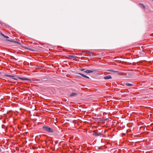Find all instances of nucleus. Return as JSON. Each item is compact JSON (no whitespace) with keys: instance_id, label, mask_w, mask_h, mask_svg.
I'll return each instance as SVG.
<instances>
[{"instance_id":"f257e3e1","label":"nucleus","mask_w":153,"mask_h":153,"mask_svg":"<svg viewBox=\"0 0 153 153\" xmlns=\"http://www.w3.org/2000/svg\"><path fill=\"white\" fill-rule=\"evenodd\" d=\"M42 129L45 131L49 133H52L54 132V131L53 128L48 126H44L42 127Z\"/></svg>"},{"instance_id":"f03ea898","label":"nucleus","mask_w":153,"mask_h":153,"mask_svg":"<svg viewBox=\"0 0 153 153\" xmlns=\"http://www.w3.org/2000/svg\"><path fill=\"white\" fill-rule=\"evenodd\" d=\"M5 76L6 77H8L10 78H11L14 79L16 80H18V79H16V78H14V77H17L18 76H12V75H5Z\"/></svg>"},{"instance_id":"7ed1b4c3","label":"nucleus","mask_w":153,"mask_h":153,"mask_svg":"<svg viewBox=\"0 0 153 153\" xmlns=\"http://www.w3.org/2000/svg\"><path fill=\"white\" fill-rule=\"evenodd\" d=\"M96 70H86L85 71H84V73H93L94 72H96Z\"/></svg>"},{"instance_id":"20e7f679","label":"nucleus","mask_w":153,"mask_h":153,"mask_svg":"<svg viewBox=\"0 0 153 153\" xmlns=\"http://www.w3.org/2000/svg\"><path fill=\"white\" fill-rule=\"evenodd\" d=\"M94 133L93 134V135L96 136H100L102 134V133L101 132H96L94 131Z\"/></svg>"},{"instance_id":"39448f33","label":"nucleus","mask_w":153,"mask_h":153,"mask_svg":"<svg viewBox=\"0 0 153 153\" xmlns=\"http://www.w3.org/2000/svg\"><path fill=\"white\" fill-rule=\"evenodd\" d=\"M77 74H78V75H80L81 76H83V77H85V78H86L87 79H90V78H89V77L88 76H86V75H84V74H82V73H77Z\"/></svg>"},{"instance_id":"423d86ee","label":"nucleus","mask_w":153,"mask_h":153,"mask_svg":"<svg viewBox=\"0 0 153 153\" xmlns=\"http://www.w3.org/2000/svg\"><path fill=\"white\" fill-rule=\"evenodd\" d=\"M6 41H8L11 42L16 43L17 44H20V43L19 42L16 41H15L13 39H6Z\"/></svg>"},{"instance_id":"0eeeda50","label":"nucleus","mask_w":153,"mask_h":153,"mask_svg":"<svg viewBox=\"0 0 153 153\" xmlns=\"http://www.w3.org/2000/svg\"><path fill=\"white\" fill-rule=\"evenodd\" d=\"M18 78L19 79H20L22 80L23 81L24 80H28V81H31V80L30 79H28L27 78H24L22 77H18Z\"/></svg>"},{"instance_id":"6e6552de","label":"nucleus","mask_w":153,"mask_h":153,"mask_svg":"<svg viewBox=\"0 0 153 153\" xmlns=\"http://www.w3.org/2000/svg\"><path fill=\"white\" fill-rule=\"evenodd\" d=\"M112 78L111 76L110 75H108L104 77V79H109Z\"/></svg>"},{"instance_id":"1a4fd4ad","label":"nucleus","mask_w":153,"mask_h":153,"mask_svg":"<svg viewBox=\"0 0 153 153\" xmlns=\"http://www.w3.org/2000/svg\"><path fill=\"white\" fill-rule=\"evenodd\" d=\"M77 94L76 93H72L70 94V96L71 97H75L77 95Z\"/></svg>"},{"instance_id":"9d476101","label":"nucleus","mask_w":153,"mask_h":153,"mask_svg":"<svg viewBox=\"0 0 153 153\" xmlns=\"http://www.w3.org/2000/svg\"><path fill=\"white\" fill-rule=\"evenodd\" d=\"M126 85L130 86V87H131L133 86V85L129 83L128 82H126V83H125Z\"/></svg>"},{"instance_id":"9b49d317","label":"nucleus","mask_w":153,"mask_h":153,"mask_svg":"<svg viewBox=\"0 0 153 153\" xmlns=\"http://www.w3.org/2000/svg\"><path fill=\"white\" fill-rule=\"evenodd\" d=\"M139 4L141 5V7L143 9H144L145 8V6L142 4Z\"/></svg>"},{"instance_id":"f8f14e48","label":"nucleus","mask_w":153,"mask_h":153,"mask_svg":"<svg viewBox=\"0 0 153 153\" xmlns=\"http://www.w3.org/2000/svg\"><path fill=\"white\" fill-rule=\"evenodd\" d=\"M82 53H90V51H82Z\"/></svg>"},{"instance_id":"ddd939ff","label":"nucleus","mask_w":153,"mask_h":153,"mask_svg":"<svg viewBox=\"0 0 153 153\" xmlns=\"http://www.w3.org/2000/svg\"><path fill=\"white\" fill-rule=\"evenodd\" d=\"M109 71H111V72H114L115 73H118V71H114V70H113V69H111V70H109Z\"/></svg>"},{"instance_id":"4468645a","label":"nucleus","mask_w":153,"mask_h":153,"mask_svg":"<svg viewBox=\"0 0 153 153\" xmlns=\"http://www.w3.org/2000/svg\"><path fill=\"white\" fill-rule=\"evenodd\" d=\"M69 56L70 57H71L72 58H76V56H73V55H70Z\"/></svg>"},{"instance_id":"2eb2a0df","label":"nucleus","mask_w":153,"mask_h":153,"mask_svg":"<svg viewBox=\"0 0 153 153\" xmlns=\"http://www.w3.org/2000/svg\"><path fill=\"white\" fill-rule=\"evenodd\" d=\"M80 70L81 71H85V68H81L80 69Z\"/></svg>"},{"instance_id":"dca6fc26","label":"nucleus","mask_w":153,"mask_h":153,"mask_svg":"<svg viewBox=\"0 0 153 153\" xmlns=\"http://www.w3.org/2000/svg\"><path fill=\"white\" fill-rule=\"evenodd\" d=\"M0 23L2 25H5V24L4 22H2L0 21Z\"/></svg>"},{"instance_id":"f3484780","label":"nucleus","mask_w":153,"mask_h":153,"mask_svg":"<svg viewBox=\"0 0 153 153\" xmlns=\"http://www.w3.org/2000/svg\"><path fill=\"white\" fill-rule=\"evenodd\" d=\"M0 34L2 36H3L4 37L5 35L3 33H2L1 32H0Z\"/></svg>"},{"instance_id":"a211bd4d","label":"nucleus","mask_w":153,"mask_h":153,"mask_svg":"<svg viewBox=\"0 0 153 153\" xmlns=\"http://www.w3.org/2000/svg\"><path fill=\"white\" fill-rule=\"evenodd\" d=\"M4 37L5 38H7V39H8V38H9V37L8 36H5V35H4Z\"/></svg>"},{"instance_id":"6ab92c4d","label":"nucleus","mask_w":153,"mask_h":153,"mask_svg":"<svg viewBox=\"0 0 153 153\" xmlns=\"http://www.w3.org/2000/svg\"><path fill=\"white\" fill-rule=\"evenodd\" d=\"M25 48L27 49H28V50H30V51H31L32 50L31 49H30V48Z\"/></svg>"},{"instance_id":"aec40b11","label":"nucleus","mask_w":153,"mask_h":153,"mask_svg":"<svg viewBox=\"0 0 153 153\" xmlns=\"http://www.w3.org/2000/svg\"><path fill=\"white\" fill-rule=\"evenodd\" d=\"M4 126V125H3L2 126V128H4L3 127V126Z\"/></svg>"},{"instance_id":"412c9836","label":"nucleus","mask_w":153,"mask_h":153,"mask_svg":"<svg viewBox=\"0 0 153 153\" xmlns=\"http://www.w3.org/2000/svg\"><path fill=\"white\" fill-rule=\"evenodd\" d=\"M1 149H0V152H1Z\"/></svg>"},{"instance_id":"4be33fe9","label":"nucleus","mask_w":153,"mask_h":153,"mask_svg":"<svg viewBox=\"0 0 153 153\" xmlns=\"http://www.w3.org/2000/svg\"><path fill=\"white\" fill-rule=\"evenodd\" d=\"M107 119H106L105 120H107Z\"/></svg>"},{"instance_id":"5701e85b","label":"nucleus","mask_w":153,"mask_h":153,"mask_svg":"<svg viewBox=\"0 0 153 153\" xmlns=\"http://www.w3.org/2000/svg\"><path fill=\"white\" fill-rule=\"evenodd\" d=\"M77 76H79L78 75H77Z\"/></svg>"},{"instance_id":"b1692460","label":"nucleus","mask_w":153,"mask_h":153,"mask_svg":"<svg viewBox=\"0 0 153 153\" xmlns=\"http://www.w3.org/2000/svg\"><path fill=\"white\" fill-rule=\"evenodd\" d=\"M83 56H86V55H83Z\"/></svg>"},{"instance_id":"393cba45","label":"nucleus","mask_w":153,"mask_h":153,"mask_svg":"<svg viewBox=\"0 0 153 153\" xmlns=\"http://www.w3.org/2000/svg\"><path fill=\"white\" fill-rule=\"evenodd\" d=\"M152 0V1H153V0Z\"/></svg>"}]
</instances>
